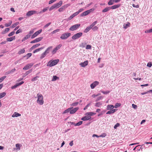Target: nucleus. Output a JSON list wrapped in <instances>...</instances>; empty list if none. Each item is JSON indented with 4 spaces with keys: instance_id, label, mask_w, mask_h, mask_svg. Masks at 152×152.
<instances>
[{
    "instance_id": "1",
    "label": "nucleus",
    "mask_w": 152,
    "mask_h": 152,
    "mask_svg": "<svg viewBox=\"0 0 152 152\" xmlns=\"http://www.w3.org/2000/svg\"><path fill=\"white\" fill-rule=\"evenodd\" d=\"M58 59L50 61L47 63V66L50 67L53 66L57 64L59 61Z\"/></svg>"
},
{
    "instance_id": "2",
    "label": "nucleus",
    "mask_w": 152,
    "mask_h": 152,
    "mask_svg": "<svg viewBox=\"0 0 152 152\" xmlns=\"http://www.w3.org/2000/svg\"><path fill=\"white\" fill-rule=\"evenodd\" d=\"M37 96L38 99L37 101V102L40 105H42L44 104L43 96L41 94H37Z\"/></svg>"
},
{
    "instance_id": "3",
    "label": "nucleus",
    "mask_w": 152,
    "mask_h": 152,
    "mask_svg": "<svg viewBox=\"0 0 152 152\" xmlns=\"http://www.w3.org/2000/svg\"><path fill=\"white\" fill-rule=\"evenodd\" d=\"M62 4V1H60L58 3L54 4L51 6L49 9V11H51L55 8H57L60 7Z\"/></svg>"
},
{
    "instance_id": "4",
    "label": "nucleus",
    "mask_w": 152,
    "mask_h": 152,
    "mask_svg": "<svg viewBox=\"0 0 152 152\" xmlns=\"http://www.w3.org/2000/svg\"><path fill=\"white\" fill-rule=\"evenodd\" d=\"M71 35V34L70 33H64L61 35L60 38L62 39H66L70 37Z\"/></svg>"
},
{
    "instance_id": "5",
    "label": "nucleus",
    "mask_w": 152,
    "mask_h": 152,
    "mask_svg": "<svg viewBox=\"0 0 152 152\" xmlns=\"http://www.w3.org/2000/svg\"><path fill=\"white\" fill-rule=\"evenodd\" d=\"M83 35L82 32H79L74 35L72 37V38L73 40H75L80 38Z\"/></svg>"
},
{
    "instance_id": "6",
    "label": "nucleus",
    "mask_w": 152,
    "mask_h": 152,
    "mask_svg": "<svg viewBox=\"0 0 152 152\" xmlns=\"http://www.w3.org/2000/svg\"><path fill=\"white\" fill-rule=\"evenodd\" d=\"M80 24H76L72 26L69 29L71 31H74L80 27Z\"/></svg>"
},
{
    "instance_id": "7",
    "label": "nucleus",
    "mask_w": 152,
    "mask_h": 152,
    "mask_svg": "<svg viewBox=\"0 0 152 152\" xmlns=\"http://www.w3.org/2000/svg\"><path fill=\"white\" fill-rule=\"evenodd\" d=\"M42 31V29H40L39 30L37 31L36 32H35L33 35L31 36V39H33L35 37H36L37 36L39 35V34L41 33Z\"/></svg>"
},
{
    "instance_id": "8",
    "label": "nucleus",
    "mask_w": 152,
    "mask_h": 152,
    "mask_svg": "<svg viewBox=\"0 0 152 152\" xmlns=\"http://www.w3.org/2000/svg\"><path fill=\"white\" fill-rule=\"evenodd\" d=\"M61 46L62 45L61 44H59L57 45L56 47L52 51V54L53 55L55 54L56 53L57 50L59 49L61 47Z\"/></svg>"
},
{
    "instance_id": "9",
    "label": "nucleus",
    "mask_w": 152,
    "mask_h": 152,
    "mask_svg": "<svg viewBox=\"0 0 152 152\" xmlns=\"http://www.w3.org/2000/svg\"><path fill=\"white\" fill-rule=\"evenodd\" d=\"M34 64L31 63L28 64L26 66L23 68V69L24 70H28Z\"/></svg>"
},
{
    "instance_id": "10",
    "label": "nucleus",
    "mask_w": 152,
    "mask_h": 152,
    "mask_svg": "<svg viewBox=\"0 0 152 152\" xmlns=\"http://www.w3.org/2000/svg\"><path fill=\"white\" fill-rule=\"evenodd\" d=\"M37 13V12L35 10H31L28 11L26 13V15L28 16H30Z\"/></svg>"
},
{
    "instance_id": "11",
    "label": "nucleus",
    "mask_w": 152,
    "mask_h": 152,
    "mask_svg": "<svg viewBox=\"0 0 152 152\" xmlns=\"http://www.w3.org/2000/svg\"><path fill=\"white\" fill-rule=\"evenodd\" d=\"M99 82L97 81H95L91 84L90 86L91 89H94L96 86L99 85Z\"/></svg>"
},
{
    "instance_id": "12",
    "label": "nucleus",
    "mask_w": 152,
    "mask_h": 152,
    "mask_svg": "<svg viewBox=\"0 0 152 152\" xmlns=\"http://www.w3.org/2000/svg\"><path fill=\"white\" fill-rule=\"evenodd\" d=\"M23 81H21L20 82L16 83L15 85L12 86L11 87L12 89H15L17 88L18 87L20 86L24 83Z\"/></svg>"
},
{
    "instance_id": "13",
    "label": "nucleus",
    "mask_w": 152,
    "mask_h": 152,
    "mask_svg": "<svg viewBox=\"0 0 152 152\" xmlns=\"http://www.w3.org/2000/svg\"><path fill=\"white\" fill-rule=\"evenodd\" d=\"M88 61L87 60L84 61L83 62H81L80 63L79 65L82 67H85L88 65Z\"/></svg>"
},
{
    "instance_id": "14",
    "label": "nucleus",
    "mask_w": 152,
    "mask_h": 152,
    "mask_svg": "<svg viewBox=\"0 0 152 152\" xmlns=\"http://www.w3.org/2000/svg\"><path fill=\"white\" fill-rule=\"evenodd\" d=\"M103 102L102 101L98 102L95 104V106L97 107H100L103 104Z\"/></svg>"
},
{
    "instance_id": "15",
    "label": "nucleus",
    "mask_w": 152,
    "mask_h": 152,
    "mask_svg": "<svg viewBox=\"0 0 152 152\" xmlns=\"http://www.w3.org/2000/svg\"><path fill=\"white\" fill-rule=\"evenodd\" d=\"M70 4H67L66 6H63L60 8L58 9V11L59 12H62L66 8H67L68 6H69Z\"/></svg>"
},
{
    "instance_id": "16",
    "label": "nucleus",
    "mask_w": 152,
    "mask_h": 152,
    "mask_svg": "<svg viewBox=\"0 0 152 152\" xmlns=\"http://www.w3.org/2000/svg\"><path fill=\"white\" fill-rule=\"evenodd\" d=\"M79 109L78 107L75 108L70 111V113L73 114L75 113Z\"/></svg>"
},
{
    "instance_id": "17",
    "label": "nucleus",
    "mask_w": 152,
    "mask_h": 152,
    "mask_svg": "<svg viewBox=\"0 0 152 152\" xmlns=\"http://www.w3.org/2000/svg\"><path fill=\"white\" fill-rule=\"evenodd\" d=\"M91 118V117L90 116H86L82 117L81 118V120L84 121L88 120L90 119Z\"/></svg>"
},
{
    "instance_id": "18",
    "label": "nucleus",
    "mask_w": 152,
    "mask_h": 152,
    "mask_svg": "<svg viewBox=\"0 0 152 152\" xmlns=\"http://www.w3.org/2000/svg\"><path fill=\"white\" fill-rule=\"evenodd\" d=\"M15 70V68L11 70H9L8 71L6 72L5 73V75H7L10 74H12L14 72Z\"/></svg>"
},
{
    "instance_id": "19",
    "label": "nucleus",
    "mask_w": 152,
    "mask_h": 152,
    "mask_svg": "<svg viewBox=\"0 0 152 152\" xmlns=\"http://www.w3.org/2000/svg\"><path fill=\"white\" fill-rule=\"evenodd\" d=\"M121 6L120 4L114 5L111 7H110V9H115Z\"/></svg>"
},
{
    "instance_id": "20",
    "label": "nucleus",
    "mask_w": 152,
    "mask_h": 152,
    "mask_svg": "<svg viewBox=\"0 0 152 152\" xmlns=\"http://www.w3.org/2000/svg\"><path fill=\"white\" fill-rule=\"evenodd\" d=\"M21 116V114L19 113L16 112H15L13 115H12V117H18Z\"/></svg>"
},
{
    "instance_id": "21",
    "label": "nucleus",
    "mask_w": 152,
    "mask_h": 152,
    "mask_svg": "<svg viewBox=\"0 0 152 152\" xmlns=\"http://www.w3.org/2000/svg\"><path fill=\"white\" fill-rule=\"evenodd\" d=\"M114 108V106L111 104L108 105L107 107V109L108 110H110L113 109Z\"/></svg>"
},
{
    "instance_id": "22",
    "label": "nucleus",
    "mask_w": 152,
    "mask_h": 152,
    "mask_svg": "<svg viewBox=\"0 0 152 152\" xmlns=\"http://www.w3.org/2000/svg\"><path fill=\"white\" fill-rule=\"evenodd\" d=\"M52 48H53L52 46H50V47H48L46 49V50H45V52L46 54H48L49 53L50 50L51 49H52Z\"/></svg>"
},
{
    "instance_id": "23",
    "label": "nucleus",
    "mask_w": 152,
    "mask_h": 152,
    "mask_svg": "<svg viewBox=\"0 0 152 152\" xmlns=\"http://www.w3.org/2000/svg\"><path fill=\"white\" fill-rule=\"evenodd\" d=\"M15 39V36H12V37L7 38V41L9 42H11L13 40Z\"/></svg>"
},
{
    "instance_id": "24",
    "label": "nucleus",
    "mask_w": 152,
    "mask_h": 152,
    "mask_svg": "<svg viewBox=\"0 0 152 152\" xmlns=\"http://www.w3.org/2000/svg\"><path fill=\"white\" fill-rule=\"evenodd\" d=\"M73 108V107H70L62 113L63 114H64L66 113H68Z\"/></svg>"
},
{
    "instance_id": "25",
    "label": "nucleus",
    "mask_w": 152,
    "mask_h": 152,
    "mask_svg": "<svg viewBox=\"0 0 152 152\" xmlns=\"http://www.w3.org/2000/svg\"><path fill=\"white\" fill-rule=\"evenodd\" d=\"M40 45V44H37L35 45H33L30 48L31 50H32L35 48L37 47Z\"/></svg>"
},
{
    "instance_id": "26",
    "label": "nucleus",
    "mask_w": 152,
    "mask_h": 152,
    "mask_svg": "<svg viewBox=\"0 0 152 152\" xmlns=\"http://www.w3.org/2000/svg\"><path fill=\"white\" fill-rule=\"evenodd\" d=\"M32 69H29V70L27 71L24 74V75L23 76V77H25L29 73H30L31 72H32Z\"/></svg>"
},
{
    "instance_id": "27",
    "label": "nucleus",
    "mask_w": 152,
    "mask_h": 152,
    "mask_svg": "<svg viewBox=\"0 0 152 152\" xmlns=\"http://www.w3.org/2000/svg\"><path fill=\"white\" fill-rule=\"evenodd\" d=\"M110 10V7H107L105 8L102 10V12H106Z\"/></svg>"
},
{
    "instance_id": "28",
    "label": "nucleus",
    "mask_w": 152,
    "mask_h": 152,
    "mask_svg": "<svg viewBox=\"0 0 152 152\" xmlns=\"http://www.w3.org/2000/svg\"><path fill=\"white\" fill-rule=\"evenodd\" d=\"M91 28V27L90 26L87 27L84 31V32L85 33L88 32Z\"/></svg>"
},
{
    "instance_id": "29",
    "label": "nucleus",
    "mask_w": 152,
    "mask_h": 152,
    "mask_svg": "<svg viewBox=\"0 0 152 152\" xmlns=\"http://www.w3.org/2000/svg\"><path fill=\"white\" fill-rule=\"evenodd\" d=\"M47 54H46L45 52H43L41 55L40 58V59H42L43 58H44L47 55Z\"/></svg>"
},
{
    "instance_id": "30",
    "label": "nucleus",
    "mask_w": 152,
    "mask_h": 152,
    "mask_svg": "<svg viewBox=\"0 0 152 152\" xmlns=\"http://www.w3.org/2000/svg\"><path fill=\"white\" fill-rule=\"evenodd\" d=\"M10 30V28H6L5 29V30L4 31H3L1 32V34H4L6 33L7 32Z\"/></svg>"
},
{
    "instance_id": "31",
    "label": "nucleus",
    "mask_w": 152,
    "mask_h": 152,
    "mask_svg": "<svg viewBox=\"0 0 152 152\" xmlns=\"http://www.w3.org/2000/svg\"><path fill=\"white\" fill-rule=\"evenodd\" d=\"M25 52V48H23L22 49L20 50V51L18 52V53L19 55H20L21 54H22Z\"/></svg>"
},
{
    "instance_id": "32",
    "label": "nucleus",
    "mask_w": 152,
    "mask_h": 152,
    "mask_svg": "<svg viewBox=\"0 0 152 152\" xmlns=\"http://www.w3.org/2000/svg\"><path fill=\"white\" fill-rule=\"evenodd\" d=\"M59 77H57L56 75H54L53 77V78L52 79V81H54L56 80L57 79H59Z\"/></svg>"
},
{
    "instance_id": "33",
    "label": "nucleus",
    "mask_w": 152,
    "mask_h": 152,
    "mask_svg": "<svg viewBox=\"0 0 152 152\" xmlns=\"http://www.w3.org/2000/svg\"><path fill=\"white\" fill-rule=\"evenodd\" d=\"M32 55V53H27L26 55L24 56L23 57H27V59H28L29 57H30Z\"/></svg>"
},
{
    "instance_id": "34",
    "label": "nucleus",
    "mask_w": 152,
    "mask_h": 152,
    "mask_svg": "<svg viewBox=\"0 0 152 152\" xmlns=\"http://www.w3.org/2000/svg\"><path fill=\"white\" fill-rule=\"evenodd\" d=\"M97 23V21H95L93 22L89 26L90 27H91V28H92Z\"/></svg>"
},
{
    "instance_id": "35",
    "label": "nucleus",
    "mask_w": 152,
    "mask_h": 152,
    "mask_svg": "<svg viewBox=\"0 0 152 152\" xmlns=\"http://www.w3.org/2000/svg\"><path fill=\"white\" fill-rule=\"evenodd\" d=\"M130 23L128 22L126 24H124V27L125 29H126V28L130 26Z\"/></svg>"
},
{
    "instance_id": "36",
    "label": "nucleus",
    "mask_w": 152,
    "mask_h": 152,
    "mask_svg": "<svg viewBox=\"0 0 152 152\" xmlns=\"http://www.w3.org/2000/svg\"><path fill=\"white\" fill-rule=\"evenodd\" d=\"M6 94V93L5 92H3L0 93V97L1 98L4 97Z\"/></svg>"
},
{
    "instance_id": "37",
    "label": "nucleus",
    "mask_w": 152,
    "mask_h": 152,
    "mask_svg": "<svg viewBox=\"0 0 152 152\" xmlns=\"http://www.w3.org/2000/svg\"><path fill=\"white\" fill-rule=\"evenodd\" d=\"M86 114H87V115H88L92 116V115H96V113L93 112H91L87 113H86Z\"/></svg>"
},
{
    "instance_id": "38",
    "label": "nucleus",
    "mask_w": 152,
    "mask_h": 152,
    "mask_svg": "<svg viewBox=\"0 0 152 152\" xmlns=\"http://www.w3.org/2000/svg\"><path fill=\"white\" fill-rule=\"evenodd\" d=\"M43 48V47H41L40 48L36 49V50H35L34 51L33 53H35L39 51L40 50L42 49Z\"/></svg>"
},
{
    "instance_id": "39",
    "label": "nucleus",
    "mask_w": 152,
    "mask_h": 152,
    "mask_svg": "<svg viewBox=\"0 0 152 152\" xmlns=\"http://www.w3.org/2000/svg\"><path fill=\"white\" fill-rule=\"evenodd\" d=\"M39 76H37L33 78L31 80L32 81H34L37 80L38 78H39Z\"/></svg>"
},
{
    "instance_id": "40",
    "label": "nucleus",
    "mask_w": 152,
    "mask_h": 152,
    "mask_svg": "<svg viewBox=\"0 0 152 152\" xmlns=\"http://www.w3.org/2000/svg\"><path fill=\"white\" fill-rule=\"evenodd\" d=\"M114 2L113 0H110L108 3V4L109 5H111L113 4Z\"/></svg>"
},
{
    "instance_id": "41",
    "label": "nucleus",
    "mask_w": 152,
    "mask_h": 152,
    "mask_svg": "<svg viewBox=\"0 0 152 152\" xmlns=\"http://www.w3.org/2000/svg\"><path fill=\"white\" fill-rule=\"evenodd\" d=\"M29 36H28L27 35H26L22 39V41L23 42L26 40L28 39L29 38Z\"/></svg>"
},
{
    "instance_id": "42",
    "label": "nucleus",
    "mask_w": 152,
    "mask_h": 152,
    "mask_svg": "<svg viewBox=\"0 0 152 152\" xmlns=\"http://www.w3.org/2000/svg\"><path fill=\"white\" fill-rule=\"evenodd\" d=\"M16 147L17 148V149L20 150V144L17 143L16 144Z\"/></svg>"
},
{
    "instance_id": "43",
    "label": "nucleus",
    "mask_w": 152,
    "mask_h": 152,
    "mask_svg": "<svg viewBox=\"0 0 152 152\" xmlns=\"http://www.w3.org/2000/svg\"><path fill=\"white\" fill-rule=\"evenodd\" d=\"M101 93H102L103 94H107L110 93V91H101Z\"/></svg>"
},
{
    "instance_id": "44",
    "label": "nucleus",
    "mask_w": 152,
    "mask_h": 152,
    "mask_svg": "<svg viewBox=\"0 0 152 152\" xmlns=\"http://www.w3.org/2000/svg\"><path fill=\"white\" fill-rule=\"evenodd\" d=\"M83 123L82 121H80L78 123L75 124V126H79L81 125Z\"/></svg>"
},
{
    "instance_id": "45",
    "label": "nucleus",
    "mask_w": 152,
    "mask_h": 152,
    "mask_svg": "<svg viewBox=\"0 0 152 152\" xmlns=\"http://www.w3.org/2000/svg\"><path fill=\"white\" fill-rule=\"evenodd\" d=\"M121 105V104L120 103H116L114 106V107H115V108H117L118 107H119Z\"/></svg>"
},
{
    "instance_id": "46",
    "label": "nucleus",
    "mask_w": 152,
    "mask_h": 152,
    "mask_svg": "<svg viewBox=\"0 0 152 152\" xmlns=\"http://www.w3.org/2000/svg\"><path fill=\"white\" fill-rule=\"evenodd\" d=\"M43 37H40L36 38V39L37 40V42H38L41 41L43 39Z\"/></svg>"
},
{
    "instance_id": "47",
    "label": "nucleus",
    "mask_w": 152,
    "mask_h": 152,
    "mask_svg": "<svg viewBox=\"0 0 152 152\" xmlns=\"http://www.w3.org/2000/svg\"><path fill=\"white\" fill-rule=\"evenodd\" d=\"M34 32V31L33 30H31L28 33V34H27L28 36H29V37L31 36L32 34Z\"/></svg>"
},
{
    "instance_id": "48",
    "label": "nucleus",
    "mask_w": 152,
    "mask_h": 152,
    "mask_svg": "<svg viewBox=\"0 0 152 152\" xmlns=\"http://www.w3.org/2000/svg\"><path fill=\"white\" fill-rule=\"evenodd\" d=\"M78 103H78V102H74V103H72L71 104V106H77L78 104Z\"/></svg>"
},
{
    "instance_id": "49",
    "label": "nucleus",
    "mask_w": 152,
    "mask_h": 152,
    "mask_svg": "<svg viewBox=\"0 0 152 152\" xmlns=\"http://www.w3.org/2000/svg\"><path fill=\"white\" fill-rule=\"evenodd\" d=\"M137 147H138V148H139V147H140V149H141L142 150V149L143 148H145V146L143 145H137Z\"/></svg>"
},
{
    "instance_id": "50",
    "label": "nucleus",
    "mask_w": 152,
    "mask_h": 152,
    "mask_svg": "<svg viewBox=\"0 0 152 152\" xmlns=\"http://www.w3.org/2000/svg\"><path fill=\"white\" fill-rule=\"evenodd\" d=\"M60 30L59 29H56V30L53 31H52L51 33V34H55L56 32H58Z\"/></svg>"
},
{
    "instance_id": "51",
    "label": "nucleus",
    "mask_w": 152,
    "mask_h": 152,
    "mask_svg": "<svg viewBox=\"0 0 152 152\" xmlns=\"http://www.w3.org/2000/svg\"><path fill=\"white\" fill-rule=\"evenodd\" d=\"M152 66V64L151 62H149L148 63L147 66L149 67H151Z\"/></svg>"
},
{
    "instance_id": "52",
    "label": "nucleus",
    "mask_w": 152,
    "mask_h": 152,
    "mask_svg": "<svg viewBox=\"0 0 152 152\" xmlns=\"http://www.w3.org/2000/svg\"><path fill=\"white\" fill-rule=\"evenodd\" d=\"M103 97L102 96H100L99 97H98L96 100V102H97L101 99H102L103 98Z\"/></svg>"
},
{
    "instance_id": "53",
    "label": "nucleus",
    "mask_w": 152,
    "mask_h": 152,
    "mask_svg": "<svg viewBox=\"0 0 152 152\" xmlns=\"http://www.w3.org/2000/svg\"><path fill=\"white\" fill-rule=\"evenodd\" d=\"M15 31H13L9 33L8 35V36L9 37H11L12 36H13L15 34Z\"/></svg>"
},
{
    "instance_id": "54",
    "label": "nucleus",
    "mask_w": 152,
    "mask_h": 152,
    "mask_svg": "<svg viewBox=\"0 0 152 152\" xmlns=\"http://www.w3.org/2000/svg\"><path fill=\"white\" fill-rule=\"evenodd\" d=\"M91 46L90 45H87L86 47V49H91Z\"/></svg>"
},
{
    "instance_id": "55",
    "label": "nucleus",
    "mask_w": 152,
    "mask_h": 152,
    "mask_svg": "<svg viewBox=\"0 0 152 152\" xmlns=\"http://www.w3.org/2000/svg\"><path fill=\"white\" fill-rule=\"evenodd\" d=\"M92 28L94 31H95L98 30V28L97 26H95Z\"/></svg>"
},
{
    "instance_id": "56",
    "label": "nucleus",
    "mask_w": 152,
    "mask_h": 152,
    "mask_svg": "<svg viewBox=\"0 0 152 152\" xmlns=\"http://www.w3.org/2000/svg\"><path fill=\"white\" fill-rule=\"evenodd\" d=\"M19 24V22H17L14 23L12 25V28L15 27L16 26L18 25Z\"/></svg>"
},
{
    "instance_id": "57",
    "label": "nucleus",
    "mask_w": 152,
    "mask_h": 152,
    "mask_svg": "<svg viewBox=\"0 0 152 152\" xmlns=\"http://www.w3.org/2000/svg\"><path fill=\"white\" fill-rule=\"evenodd\" d=\"M91 105V104L90 103H88V104L84 108V109L83 110H86L87 108H88V107H89Z\"/></svg>"
},
{
    "instance_id": "58",
    "label": "nucleus",
    "mask_w": 152,
    "mask_h": 152,
    "mask_svg": "<svg viewBox=\"0 0 152 152\" xmlns=\"http://www.w3.org/2000/svg\"><path fill=\"white\" fill-rule=\"evenodd\" d=\"M120 126V124L119 123H117L114 126V128L115 129H116L117 127Z\"/></svg>"
},
{
    "instance_id": "59",
    "label": "nucleus",
    "mask_w": 152,
    "mask_h": 152,
    "mask_svg": "<svg viewBox=\"0 0 152 152\" xmlns=\"http://www.w3.org/2000/svg\"><path fill=\"white\" fill-rule=\"evenodd\" d=\"M22 31L21 29H19L16 31V34H18L20 33Z\"/></svg>"
},
{
    "instance_id": "60",
    "label": "nucleus",
    "mask_w": 152,
    "mask_h": 152,
    "mask_svg": "<svg viewBox=\"0 0 152 152\" xmlns=\"http://www.w3.org/2000/svg\"><path fill=\"white\" fill-rule=\"evenodd\" d=\"M106 134L105 133H103L100 135V137H104L106 136Z\"/></svg>"
},
{
    "instance_id": "61",
    "label": "nucleus",
    "mask_w": 152,
    "mask_h": 152,
    "mask_svg": "<svg viewBox=\"0 0 152 152\" xmlns=\"http://www.w3.org/2000/svg\"><path fill=\"white\" fill-rule=\"evenodd\" d=\"M74 17H75L72 14L71 16H70L69 18H68V20H70L72 18H73Z\"/></svg>"
},
{
    "instance_id": "62",
    "label": "nucleus",
    "mask_w": 152,
    "mask_h": 152,
    "mask_svg": "<svg viewBox=\"0 0 152 152\" xmlns=\"http://www.w3.org/2000/svg\"><path fill=\"white\" fill-rule=\"evenodd\" d=\"M56 0H50V1H49V4H50L56 1Z\"/></svg>"
},
{
    "instance_id": "63",
    "label": "nucleus",
    "mask_w": 152,
    "mask_h": 152,
    "mask_svg": "<svg viewBox=\"0 0 152 152\" xmlns=\"http://www.w3.org/2000/svg\"><path fill=\"white\" fill-rule=\"evenodd\" d=\"M84 12L85 15V16L87 15H88L90 13L88 11V10H87L86 11H85Z\"/></svg>"
},
{
    "instance_id": "64",
    "label": "nucleus",
    "mask_w": 152,
    "mask_h": 152,
    "mask_svg": "<svg viewBox=\"0 0 152 152\" xmlns=\"http://www.w3.org/2000/svg\"><path fill=\"white\" fill-rule=\"evenodd\" d=\"M51 24V23H49L47 24L46 25H45L44 26V27L45 28H46L48 27L50 24Z\"/></svg>"
}]
</instances>
